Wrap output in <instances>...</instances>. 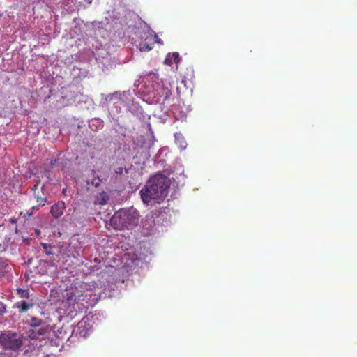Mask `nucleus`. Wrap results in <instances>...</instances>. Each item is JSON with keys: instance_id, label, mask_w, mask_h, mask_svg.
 I'll use <instances>...</instances> for the list:
<instances>
[{"instance_id": "6ab92c4d", "label": "nucleus", "mask_w": 357, "mask_h": 357, "mask_svg": "<svg viewBox=\"0 0 357 357\" xmlns=\"http://www.w3.org/2000/svg\"><path fill=\"white\" fill-rule=\"evenodd\" d=\"M84 2L87 4H91L92 2V0H82V2L80 4H83Z\"/></svg>"}, {"instance_id": "20e7f679", "label": "nucleus", "mask_w": 357, "mask_h": 357, "mask_svg": "<svg viewBox=\"0 0 357 357\" xmlns=\"http://www.w3.org/2000/svg\"><path fill=\"white\" fill-rule=\"evenodd\" d=\"M82 296L83 294L78 289L70 288L66 290L63 298L69 305H74L79 303Z\"/></svg>"}, {"instance_id": "f257e3e1", "label": "nucleus", "mask_w": 357, "mask_h": 357, "mask_svg": "<svg viewBox=\"0 0 357 357\" xmlns=\"http://www.w3.org/2000/svg\"><path fill=\"white\" fill-rule=\"evenodd\" d=\"M170 184V179L162 174L152 176L139 191L142 202L146 205L152 204V201L156 203L163 202L168 195Z\"/></svg>"}, {"instance_id": "412c9836", "label": "nucleus", "mask_w": 357, "mask_h": 357, "mask_svg": "<svg viewBox=\"0 0 357 357\" xmlns=\"http://www.w3.org/2000/svg\"><path fill=\"white\" fill-rule=\"evenodd\" d=\"M73 1H75V3H81V2H82V0H73Z\"/></svg>"}, {"instance_id": "6e6552de", "label": "nucleus", "mask_w": 357, "mask_h": 357, "mask_svg": "<svg viewBox=\"0 0 357 357\" xmlns=\"http://www.w3.org/2000/svg\"><path fill=\"white\" fill-rule=\"evenodd\" d=\"M42 245L43 248H44V252L45 255H47V256H52L50 257L49 264L51 266H55L54 261L56 260V259H54V248L51 247V245L47 243H42Z\"/></svg>"}, {"instance_id": "5701e85b", "label": "nucleus", "mask_w": 357, "mask_h": 357, "mask_svg": "<svg viewBox=\"0 0 357 357\" xmlns=\"http://www.w3.org/2000/svg\"><path fill=\"white\" fill-rule=\"evenodd\" d=\"M1 16V14H0V17Z\"/></svg>"}, {"instance_id": "f8f14e48", "label": "nucleus", "mask_w": 357, "mask_h": 357, "mask_svg": "<svg viewBox=\"0 0 357 357\" xmlns=\"http://www.w3.org/2000/svg\"><path fill=\"white\" fill-rule=\"evenodd\" d=\"M35 197H36V202H38V204L40 206H45L46 201H47L46 198H43V197H42L39 195H35Z\"/></svg>"}, {"instance_id": "aec40b11", "label": "nucleus", "mask_w": 357, "mask_h": 357, "mask_svg": "<svg viewBox=\"0 0 357 357\" xmlns=\"http://www.w3.org/2000/svg\"><path fill=\"white\" fill-rule=\"evenodd\" d=\"M56 162V159H52L50 161V166L51 167H54L55 163Z\"/></svg>"}, {"instance_id": "39448f33", "label": "nucleus", "mask_w": 357, "mask_h": 357, "mask_svg": "<svg viewBox=\"0 0 357 357\" xmlns=\"http://www.w3.org/2000/svg\"><path fill=\"white\" fill-rule=\"evenodd\" d=\"M65 210L66 204L64 201H58L51 206L50 212L53 218L57 219L63 215Z\"/></svg>"}, {"instance_id": "9d476101", "label": "nucleus", "mask_w": 357, "mask_h": 357, "mask_svg": "<svg viewBox=\"0 0 357 357\" xmlns=\"http://www.w3.org/2000/svg\"><path fill=\"white\" fill-rule=\"evenodd\" d=\"M46 331L47 329L45 327L37 328L36 329L32 331L31 336L33 338H38L40 336L43 335Z\"/></svg>"}, {"instance_id": "2eb2a0df", "label": "nucleus", "mask_w": 357, "mask_h": 357, "mask_svg": "<svg viewBox=\"0 0 357 357\" xmlns=\"http://www.w3.org/2000/svg\"><path fill=\"white\" fill-rule=\"evenodd\" d=\"M42 321L38 319H31V326H39L41 325Z\"/></svg>"}, {"instance_id": "1a4fd4ad", "label": "nucleus", "mask_w": 357, "mask_h": 357, "mask_svg": "<svg viewBox=\"0 0 357 357\" xmlns=\"http://www.w3.org/2000/svg\"><path fill=\"white\" fill-rule=\"evenodd\" d=\"M17 294L22 299H25V300L33 299L31 297V294L29 289L17 288Z\"/></svg>"}, {"instance_id": "4468645a", "label": "nucleus", "mask_w": 357, "mask_h": 357, "mask_svg": "<svg viewBox=\"0 0 357 357\" xmlns=\"http://www.w3.org/2000/svg\"><path fill=\"white\" fill-rule=\"evenodd\" d=\"M172 59L176 63H179L181 61V57L178 52H174L172 53Z\"/></svg>"}, {"instance_id": "9b49d317", "label": "nucleus", "mask_w": 357, "mask_h": 357, "mask_svg": "<svg viewBox=\"0 0 357 357\" xmlns=\"http://www.w3.org/2000/svg\"><path fill=\"white\" fill-rule=\"evenodd\" d=\"M108 199L107 195H101V197L98 198L97 197L96 200L94 202L96 205H105L107 203V200Z\"/></svg>"}, {"instance_id": "a211bd4d", "label": "nucleus", "mask_w": 357, "mask_h": 357, "mask_svg": "<svg viewBox=\"0 0 357 357\" xmlns=\"http://www.w3.org/2000/svg\"><path fill=\"white\" fill-rule=\"evenodd\" d=\"M123 167H119L118 169H116L115 170V173L117 174H121L123 173Z\"/></svg>"}, {"instance_id": "4be33fe9", "label": "nucleus", "mask_w": 357, "mask_h": 357, "mask_svg": "<svg viewBox=\"0 0 357 357\" xmlns=\"http://www.w3.org/2000/svg\"><path fill=\"white\" fill-rule=\"evenodd\" d=\"M10 222H11L12 223H15V222H16V220H15V219L11 218Z\"/></svg>"}, {"instance_id": "7ed1b4c3", "label": "nucleus", "mask_w": 357, "mask_h": 357, "mask_svg": "<svg viewBox=\"0 0 357 357\" xmlns=\"http://www.w3.org/2000/svg\"><path fill=\"white\" fill-rule=\"evenodd\" d=\"M0 344L5 349L17 351L22 345V335L13 332L1 333L0 334Z\"/></svg>"}, {"instance_id": "423d86ee", "label": "nucleus", "mask_w": 357, "mask_h": 357, "mask_svg": "<svg viewBox=\"0 0 357 357\" xmlns=\"http://www.w3.org/2000/svg\"><path fill=\"white\" fill-rule=\"evenodd\" d=\"M36 301L34 299H22L20 301L16 303L15 307L20 313H25V312L33 307Z\"/></svg>"}, {"instance_id": "ddd939ff", "label": "nucleus", "mask_w": 357, "mask_h": 357, "mask_svg": "<svg viewBox=\"0 0 357 357\" xmlns=\"http://www.w3.org/2000/svg\"><path fill=\"white\" fill-rule=\"evenodd\" d=\"M139 49L141 50H144V51H149L153 49V46H152V45H151L149 43H143L140 44Z\"/></svg>"}, {"instance_id": "dca6fc26", "label": "nucleus", "mask_w": 357, "mask_h": 357, "mask_svg": "<svg viewBox=\"0 0 357 357\" xmlns=\"http://www.w3.org/2000/svg\"><path fill=\"white\" fill-rule=\"evenodd\" d=\"M6 311V305L0 302V315L4 314Z\"/></svg>"}, {"instance_id": "f3484780", "label": "nucleus", "mask_w": 357, "mask_h": 357, "mask_svg": "<svg viewBox=\"0 0 357 357\" xmlns=\"http://www.w3.org/2000/svg\"><path fill=\"white\" fill-rule=\"evenodd\" d=\"M45 176H46L47 178H50V169H45Z\"/></svg>"}, {"instance_id": "f03ea898", "label": "nucleus", "mask_w": 357, "mask_h": 357, "mask_svg": "<svg viewBox=\"0 0 357 357\" xmlns=\"http://www.w3.org/2000/svg\"><path fill=\"white\" fill-rule=\"evenodd\" d=\"M139 213L132 208L128 210H120L110 218V225L116 229H128L137 225Z\"/></svg>"}, {"instance_id": "0eeeda50", "label": "nucleus", "mask_w": 357, "mask_h": 357, "mask_svg": "<svg viewBox=\"0 0 357 357\" xmlns=\"http://www.w3.org/2000/svg\"><path fill=\"white\" fill-rule=\"evenodd\" d=\"M91 325L88 321V319H83L77 324L78 333L80 336L86 337L88 333L91 330Z\"/></svg>"}]
</instances>
